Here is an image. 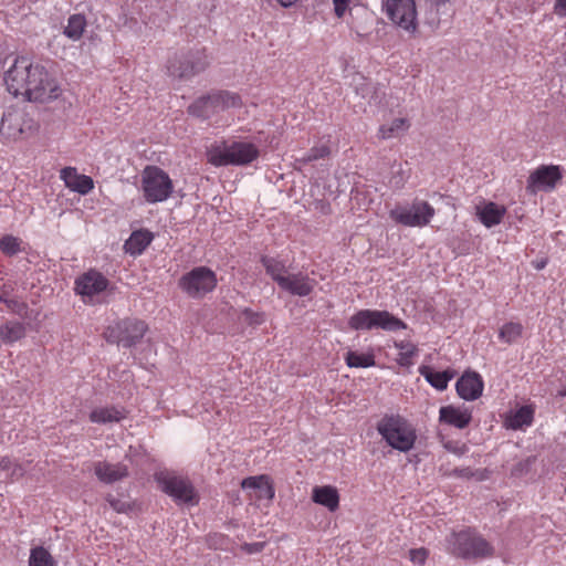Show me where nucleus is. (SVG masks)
Returning <instances> with one entry per match:
<instances>
[{"label": "nucleus", "mask_w": 566, "mask_h": 566, "mask_svg": "<svg viewBox=\"0 0 566 566\" xmlns=\"http://www.w3.org/2000/svg\"><path fill=\"white\" fill-rule=\"evenodd\" d=\"M348 325L355 331L382 329L397 332L407 328L406 323L389 313L379 310H359L348 321Z\"/></svg>", "instance_id": "nucleus-5"}, {"label": "nucleus", "mask_w": 566, "mask_h": 566, "mask_svg": "<svg viewBox=\"0 0 566 566\" xmlns=\"http://www.w3.org/2000/svg\"><path fill=\"white\" fill-rule=\"evenodd\" d=\"M21 241L12 235H4L0 240V249L7 255H14L20 252Z\"/></svg>", "instance_id": "nucleus-38"}, {"label": "nucleus", "mask_w": 566, "mask_h": 566, "mask_svg": "<svg viewBox=\"0 0 566 566\" xmlns=\"http://www.w3.org/2000/svg\"><path fill=\"white\" fill-rule=\"evenodd\" d=\"M562 396H566V389L560 392Z\"/></svg>", "instance_id": "nucleus-53"}, {"label": "nucleus", "mask_w": 566, "mask_h": 566, "mask_svg": "<svg viewBox=\"0 0 566 566\" xmlns=\"http://www.w3.org/2000/svg\"><path fill=\"white\" fill-rule=\"evenodd\" d=\"M457 392L464 400H475L483 391L482 377L474 371L464 373L457 381Z\"/></svg>", "instance_id": "nucleus-17"}, {"label": "nucleus", "mask_w": 566, "mask_h": 566, "mask_svg": "<svg viewBox=\"0 0 566 566\" xmlns=\"http://www.w3.org/2000/svg\"><path fill=\"white\" fill-rule=\"evenodd\" d=\"M86 27L87 21L85 15L82 13H74L69 17L63 34L71 41L76 42L82 39Z\"/></svg>", "instance_id": "nucleus-27"}, {"label": "nucleus", "mask_w": 566, "mask_h": 566, "mask_svg": "<svg viewBox=\"0 0 566 566\" xmlns=\"http://www.w3.org/2000/svg\"><path fill=\"white\" fill-rule=\"evenodd\" d=\"M554 12L558 17H566V0H556Z\"/></svg>", "instance_id": "nucleus-47"}, {"label": "nucleus", "mask_w": 566, "mask_h": 566, "mask_svg": "<svg viewBox=\"0 0 566 566\" xmlns=\"http://www.w3.org/2000/svg\"><path fill=\"white\" fill-rule=\"evenodd\" d=\"M23 474V471L20 467L15 465L13 471H12V475H15V476H21Z\"/></svg>", "instance_id": "nucleus-52"}, {"label": "nucleus", "mask_w": 566, "mask_h": 566, "mask_svg": "<svg viewBox=\"0 0 566 566\" xmlns=\"http://www.w3.org/2000/svg\"><path fill=\"white\" fill-rule=\"evenodd\" d=\"M60 177L69 189L80 195H87L94 188L93 179L86 175L77 174L73 167L63 168Z\"/></svg>", "instance_id": "nucleus-21"}, {"label": "nucleus", "mask_w": 566, "mask_h": 566, "mask_svg": "<svg viewBox=\"0 0 566 566\" xmlns=\"http://www.w3.org/2000/svg\"><path fill=\"white\" fill-rule=\"evenodd\" d=\"M453 474L459 478L469 479L474 475L473 471L470 468H457L453 470Z\"/></svg>", "instance_id": "nucleus-49"}, {"label": "nucleus", "mask_w": 566, "mask_h": 566, "mask_svg": "<svg viewBox=\"0 0 566 566\" xmlns=\"http://www.w3.org/2000/svg\"><path fill=\"white\" fill-rule=\"evenodd\" d=\"M4 83L12 95H23L31 102H50L61 93L59 83L44 66L31 64L24 57L17 59L6 72Z\"/></svg>", "instance_id": "nucleus-1"}, {"label": "nucleus", "mask_w": 566, "mask_h": 566, "mask_svg": "<svg viewBox=\"0 0 566 566\" xmlns=\"http://www.w3.org/2000/svg\"><path fill=\"white\" fill-rule=\"evenodd\" d=\"M25 335V328L20 322H8L0 329V336L4 343H13Z\"/></svg>", "instance_id": "nucleus-34"}, {"label": "nucleus", "mask_w": 566, "mask_h": 566, "mask_svg": "<svg viewBox=\"0 0 566 566\" xmlns=\"http://www.w3.org/2000/svg\"><path fill=\"white\" fill-rule=\"evenodd\" d=\"M24 114L18 111H8L3 113L0 123V134L8 138H18L24 134L23 128Z\"/></svg>", "instance_id": "nucleus-22"}, {"label": "nucleus", "mask_w": 566, "mask_h": 566, "mask_svg": "<svg viewBox=\"0 0 566 566\" xmlns=\"http://www.w3.org/2000/svg\"><path fill=\"white\" fill-rule=\"evenodd\" d=\"M4 304L7 305V307L9 310H11L12 312H15V313H20L23 307H24V304L17 301V300H13V298H8V301L4 302Z\"/></svg>", "instance_id": "nucleus-46"}, {"label": "nucleus", "mask_w": 566, "mask_h": 566, "mask_svg": "<svg viewBox=\"0 0 566 566\" xmlns=\"http://www.w3.org/2000/svg\"><path fill=\"white\" fill-rule=\"evenodd\" d=\"M472 420V415L469 408L443 406L439 410V421L453 426L458 429L467 428Z\"/></svg>", "instance_id": "nucleus-20"}, {"label": "nucleus", "mask_w": 566, "mask_h": 566, "mask_svg": "<svg viewBox=\"0 0 566 566\" xmlns=\"http://www.w3.org/2000/svg\"><path fill=\"white\" fill-rule=\"evenodd\" d=\"M442 446L447 451L457 455H463L469 450L465 443H460L452 440L442 439Z\"/></svg>", "instance_id": "nucleus-40"}, {"label": "nucleus", "mask_w": 566, "mask_h": 566, "mask_svg": "<svg viewBox=\"0 0 566 566\" xmlns=\"http://www.w3.org/2000/svg\"><path fill=\"white\" fill-rule=\"evenodd\" d=\"M317 281L307 273H289L279 287L292 296L306 297L313 293Z\"/></svg>", "instance_id": "nucleus-15"}, {"label": "nucleus", "mask_w": 566, "mask_h": 566, "mask_svg": "<svg viewBox=\"0 0 566 566\" xmlns=\"http://www.w3.org/2000/svg\"><path fill=\"white\" fill-rule=\"evenodd\" d=\"M533 459L532 458H527L526 460L517 463L514 469H513V473L514 474H518V473H522L524 471H528L532 463H533Z\"/></svg>", "instance_id": "nucleus-45"}, {"label": "nucleus", "mask_w": 566, "mask_h": 566, "mask_svg": "<svg viewBox=\"0 0 566 566\" xmlns=\"http://www.w3.org/2000/svg\"><path fill=\"white\" fill-rule=\"evenodd\" d=\"M240 106L241 98L238 94L227 91H218L196 99L188 107V112L198 118L209 119L220 112Z\"/></svg>", "instance_id": "nucleus-6"}, {"label": "nucleus", "mask_w": 566, "mask_h": 566, "mask_svg": "<svg viewBox=\"0 0 566 566\" xmlns=\"http://www.w3.org/2000/svg\"><path fill=\"white\" fill-rule=\"evenodd\" d=\"M208 161L217 167L220 166H243L252 163L259 156L258 148L245 142H222L213 145L207 153Z\"/></svg>", "instance_id": "nucleus-4"}, {"label": "nucleus", "mask_w": 566, "mask_h": 566, "mask_svg": "<svg viewBox=\"0 0 566 566\" xmlns=\"http://www.w3.org/2000/svg\"><path fill=\"white\" fill-rule=\"evenodd\" d=\"M376 429L382 439L400 452L410 451L416 442L417 434L413 426L400 415H385L377 423Z\"/></svg>", "instance_id": "nucleus-3"}, {"label": "nucleus", "mask_w": 566, "mask_h": 566, "mask_svg": "<svg viewBox=\"0 0 566 566\" xmlns=\"http://www.w3.org/2000/svg\"><path fill=\"white\" fill-rule=\"evenodd\" d=\"M350 0H333L335 14L342 18L348 7Z\"/></svg>", "instance_id": "nucleus-44"}, {"label": "nucleus", "mask_w": 566, "mask_h": 566, "mask_svg": "<svg viewBox=\"0 0 566 566\" xmlns=\"http://www.w3.org/2000/svg\"><path fill=\"white\" fill-rule=\"evenodd\" d=\"M241 486L251 497L256 500H272L274 497V489L266 475L245 478L242 480Z\"/></svg>", "instance_id": "nucleus-18"}, {"label": "nucleus", "mask_w": 566, "mask_h": 566, "mask_svg": "<svg viewBox=\"0 0 566 566\" xmlns=\"http://www.w3.org/2000/svg\"><path fill=\"white\" fill-rule=\"evenodd\" d=\"M434 208L427 201L413 200L410 207H396L389 217L399 224L410 228H422L434 217Z\"/></svg>", "instance_id": "nucleus-12"}, {"label": "nucleus", "mask_w": 566, "mask_h": 566, "mask_svg": "<svg viewBox=\"0 0 566 566\" xmlns=\"http://www.w3.org/2000/svg\"><path fill=\"white\" fill-rule=\"evenodd\" d=\"M345 361L350 368H367L373 367L376 364L373 354H359L352 350L346 354Z\"/></svg>", "instance_id": "nucleus-35"}, {"label": "nucleus", "mask_w": 566, "mask_h": 566, "mask_svg": "<svg viewBox=\"0 0 566 566\" xmlns=\"http://www.w3.org/2000/svg\"><path fill=\"white\" fill-rule=\"evenodd\" d=\"M261 263L264 266L266 274L277 284V286L289 274L285 263L281 260L264 255L261 258Z\"/></svg>", "instance_id": "nucleus-29"}, {"label": "nucleus", "mask_w": 566, "mask_h": 566, "mask_svg": "<svg viewBox=\"0 0 566 566\" xmlns=\"http://www.w3.org/2000/svg\"><path fill=\"white\" fill-rule=\"evenodd\" d=\"M262 546H263V544H259V543L253 544V545H251L252 548H250L249 552L250 553L259 552V551H261Z\"/></svg>", "instance_id": "nucleus-51"}, {"label": "nucleus", "mask_w": 566, "mask_h": 566, "mask_svg": "<svg viewBox=\"0 0 566 566\" xmlns=\"http://www.w3.org/2000/svg\"><path fill=\"white\" fill-rule=\"evenodd\" d=\"M107 286L108 280L95 270H90L75 280V291L85 303H92Z\"/></svg>", "instance_id": "nucleus-13"}, {"label": "nucleus", "mask_w": 566, "mask_h": 566, "mask_svg": "<svg viewBox=\"0 0 566 566\" xmlns=\"http://www.w3.org/2000/svg\"><path fill=\"white\" fill-rule=\"evenodd\" d=\"M174 186L167 172L156 166H147L142 174V190L148 203L167 200Z\"/></svg>", "instance_id": "nucleus-7"}, {"label": "nucleus", "mask_w": 566, "mask_h": 566, "mask_svg": "<svg viewBox=\"0 0 566 566\" xmlns=\"http://www.w3.org/2000/svg\"><path fill=\"white\" fill-rule=\"evenodd\" d=\"M29 566H55V562L44 547L38 546L31 549Z\"/></svg>", "instance_id": "nucleus-36"}, {"label": "nucleus", "mask_w": 566, "mask_h": 566, "mask_svg": "<svg viewBox=\"0 0 566 566\" xmlns=\"http://www.w3.org/2000/svg\"><path fill=\"white\" fill-rule=\"evenodd\" d=\"M94 473L101 482L113 484L128 476V468L123 463L97 461L94 463Z\"/></svg>", "instance_id": "nucleus-19"}, {"label": "nucleus", "mask_w": 566, "mask_h": 566, "mask_svg": "<svg viewBox=\"0 0 566 566\" xmlns=\"http://www.w3.org/2000/svg\"><path fill=\"white\" fill-rule=\"evenodd\" d=\"M244 319L251 325H260L264 322V316L261 313H255L249 308H245L243 312Z\"/></svg>", "instance_id": "nucleus-43"}, {"label": "nucleus", "mask_w": 566, "mask_h": 566, "mask_svg": "<svg viewBox=\"0 0 566 566\" xmlns=\"http://www.w3.org/2000/svg\"><path fill=\"white\" fill-rule=\"evenodd\" d=\"M329 148L327 145H319L311 148L308 153H306L300 160L304 164L311 163L321 158L328 156Z\"/></svg>", "instance_id": "nucleus-39"}, {"label": "nucleus", "mask_w": 566, "mask_h": 566, "mask_svg": "<svg viewBox=\"0 0 566 566\" xmlns=\"http://www.w3.org/2000/svg\"><path fill=\"white\" fill-rule=\"evenodd\" d=\"M126 417L124 408L119 407H98L91 411L90 420L94 423L107 424L119 422Z\"/></svg>", "instance_id": "nucleus-23"}, {"label": "nucleus", "mask_w": 566, "mask_h": 566, "mask_svg": "<svg viewBox=\"0 0 566 566\" xmlns=\"http://www.w3.org/2000/svg\"><path fill=\"white\" fill-rule=\"evenodd\" d=\"M395 346L400 349L399 357L397 359L400 366H410L411 358L417 354L418 348L415 344L410 342H396Z\"/></svg>", "instance_id": "nucleus-37"}, {"label": "nucleus", "mask_w": 566, "mask_h": 566, "mask_svg": "<svg viewBox=\"0 0 566 566\" xmlns=\"http://www.w3.org/2000/svg\"><path fill=\"white\" fill-rule=\"evenodd\" d=\"M106 501L109 506L117 513H126L130 510V504L122 499H117L113 495H107Z\"/></svg>", "instance_id": "nucleus-41"}, {"label": "nucleus", "mask_w": 566, "mask_h": 566, "mask_svg": "<svg viewBox=\"0 0 566 566\" xmlns=\"http://www.w3.org/2000/svg\"><path fill=\"white\" fill-rule=\"evenodd\" d=\"M151 232L147 230L134 231L125 243L126 251L132 255L142 254L153 241Z\"/></svg>", "instance_id": "nucleus-26"}, {"label": "nucleus", "mask_w": 566, "mask_h": 566, "mask_svg": "<svg viewBox=\"0 0 566 566\" xmlns=\"http://www.w3.org/2000/svg\"><path fill=\"white\" fill-rule=\"evenodd\" d=\"M13 291V287L8 284H3L0 286V302H6L10 297L11 293Z\"/></svg>", "instance_id": "nucleus-48"}, {"label": "nucleus", "mask_w": 566, "mask_h": 566, "mask_svg": "<svg viewBox=\"0 0 566 566\" xmlns=\"http://www.w3.org/2000/svg\"><path fill=\"white\" fill-rule=\"evenodd\" d=\"M419 373L432 387H434L438 390H444L448 386L449 380H451L454 376L452 371H436L429 366H421L419 368Z\"/></svg>", "instance_id": "nucleus-28"}, {"label": "nucleus", "mask_w": 566, "mask_h": 566, "mask_svg": "<svg viewBox=\"0 0 566 566\" xmlns=\"http://www.w3.org/2000/svg\"><path fill=\"white\" fill-rule=\"evenodd\" d=\"M506 209L494 202H488L483 207H476V214L480 221L486 227L492 228L501 223Z\"/></svg>", "instance_id": "nucleus-25"}, {"label": "nucleus", "mask_w": 566, "mask_h": 566, "mask_svg": "<svg viewBox=\"0 0 566 566\" xmlns=\"http://www.w3.org/2000/svg\"><path fill=\"white\" fill-rule=\"evenodd\" d=\"M410 560L413 564L421 565L428 557V552L426 548H415L409 551Z\"/></svg>", "instance_id": "nucleus-42"}, {"label": "nucleus", "mask_w": 566, "mask_h": 566, "mask_svg": "<svg viewBox=\"0 0 566 566\" xmlns=\"http://www.w3.org/2000/svg\"><path fill=\"white\" fill-rule=\"evenodd\" d=\"M12 467V461L9 459V458H3L1 461H0V469L4 470V471H9Z\"/></svg>", "instance_id": "nucleus-50"}, {"label": "nucleus", "mask_w": 566, "mask_h": 566, "mask_svg": "<svg viewBox=\"0 0 566 566\" xmlns=\"http://www.w3.org/2000/svg\"><path fill=\"white\" fill-rule=\"evenodd\" d=\"M562 179V172L558 166H541L528 177V188L532 191L552 190Z\"/></svg>", "instance_id": "nucleus-16"}, {"label": "nucleus", "mask_w": 566, "mask_h": 566, "mask_svg": "<svg viewBox=\"0 0 566 566\" xmlns=\"http://www.w3.org/2000/svg\"><path fill=\"white\" fill-rule=\"evenodd\" d=\"M524 327L517 322H507L499 329V339L507 345L516 343L523 334Z\"/></svg>", "instance_id": "nucleus-32"}, {"label": "nucleus", "mask_w": 566, "mask_h": 566, "mask_svg": "<svg viewBox=\"0 0 566 566\" xmlns=\"http://www.w3.org/2000/svg\"><path fill=\"white\" fill-rule=\"evenodd\" d=\"M146 331L147 325L145 322L136 318H126L107 326L104 337L111 344L132 347L144 337Z\"/></svg>", "instance_id": "nucleus-11"}, {"label": "nucleus", "mask_w": 566, "mask_h": 566, "mask_svg": "<svg viewBox=\"0 0 566 566\" xmlns=\"http://www.w3.org/2000/svg\"><path fill=\"white\" fill-rule=\"evenodd\" d=\"M533 409L528 406H523L507 418V426L514 430L528 427L533 422Z\"/></svg>", "instance_id": "nucleus-30"}, {"label": "nucleus", "mask_w": 566, "mask_h": 566, "mask_svg": "<svg viewBox=\"0 0 566 566\" xmlns=\"http://www.w3.org/2000/svg\"><path fill=\"white\" fill-rule=\"evenodd\" d=\"M356 92L367 99L369 104H379L385 94L378 85L366 80L361 84L356 85Z\"/></svg>", "instance_id": "nucleus-31"}, {"label": "nucleus", "mask_w": 566, "mask_h": 566, "mask_svg": "<svg viewBox=\"0 0 566 566\" xmlns=\"http://www.w3.org/2000/svg\"><path fill=\"white\" fill-rule=\"evenodd\" d=\"M312 499L315 503L327 507L331 512L336 511L339 505L338 492L331 485L315 486L313 489Z\"/></svg>", "instance_id": "nucleus-24"}, {"label": "nucleus", "mask_w": 566, "mask_h": 566, "mask_svg": "<svg viewBox=\"0 0 566 566\" xmlns=\"http://www.w3.org/2000/svg\"><path fill=\"white\" fill-rule=\"evenodd\" d=\"M216 273L207 266H197L185 273L178 282L179 287L191 298H201L217 286Z\"/></svg>", "instance_id": "nucleus-10"}, {"label": "nucleus", "mask_w": 566, "mask_h": 566, "mask_svg": "<svg viewBox=\"0 0 566 566\" xmlns=\"http://www.w3.org/2000/svg\"><path fill=\"white\" fill-rule=\"evenodd\" d=\"M208 64L206 50L198 49L186 53H175L168 61L167 72L172 77L188 80L202 72Z\"/></svg>", "instance_id": "nucleus-8"}, {"label": "nucleus", "mask_w": 566, "mask_h": 566, "mask_svg": "<svg viewBox=\"0 0 566 566\" xmlns=\"http://www.w3.org/2000/svg\"><path fill=\"white\" fill-rule=\"evenodd\" d=\"M386 11L394 23L407 31H415L417 18L415 0L388 1Z\"/></svg>", "instance_id": "nucleus-14"}, {"label": "nucleus", "mask_w": 566, "mask_h": 566, "mask_svg": "<svg viewBox=\"0 0 566 566\" xmlns=\"http://www.w3.org/2000/svg\"><path fill=\"white\" fill-rule=\"evenodd\" d=\"M409 123L406 118H395L389 125L380 126L378 135L382 139L397 137L409 128Z\"/></svg>", "instance_id": "nucleus-33"}, {"label": "nucleus", "mask_w": 566, "mask_h": 566, "mask_svg": "<svg viewBox=\"0 0 566 566\" xmlns=\"http://www.w3.org/2000/svg\"><path fill=\"white\" fill-rule=\"evenodd\" d=\"M449 552L464 559H484L494 556L493 545L478 532L467 528L447 537Z\"/></svg>", "instance_id": "nucleus-2"}, {"label": "nucleus", "mask_w": 566, "mask_h": 566, "mask_svg": "<svg viewBox=\"0 0 566 566\" xmlns=\"http://www.w3.org/2000/svg\"><path fill=\"white\" fill-rule=\"evenodd\" d=\"M155 479L163 492L168 494L178 504H197L198 497L190 481L175 472L160 471Z\"/></svg>", "instance_id": "nucleus-9"}]
</instances>
